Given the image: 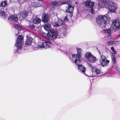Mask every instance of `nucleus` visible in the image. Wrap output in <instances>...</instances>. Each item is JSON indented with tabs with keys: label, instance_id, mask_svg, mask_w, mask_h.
<instances>
[{
	"label": "nucleus",
	"instance_id": "obj_26",
	"mask_svg": "<svg viewBox=\"0 0 120 120\" xmlns=\"http://www.w3.org/2000/svg\"><path fill=\"white\" fill-rule=\"evenodd\" d=\"M7 4V1H3L0 4V6L1 7H4Z\"/></svg>",
	"mask_w": 120,
	"mask_h": 120
},
{
	"label": "nucleus",
	"instance_id": "obj_5",
	"mask_svg": "<svg viewBox=\"0 0 120 120\" xmlns=\"http://www.w3.org/2000/svg\"><path fill=\"white\" fill-rule=\"evenodd\" d=\"M39 41H42L39 45H38V48L41 49L42 48L47 49L50 48L52 45V42L50 41H43L41 39L39 40Z\"/></svg>",
	"mask_w": 120,
	"mask_h": 120
},
{
	"label": "nucleus",
	"instance_id": "obj_41",
	"mask_svg": "<svg viewBox=\"0 0 120 120\" xmlns=\"http://www.w3.org/2000/svg\"><path fill=\"white\" fill-rule=\"evenodd\" d=\"M98 6H99V4Z\"/></svg>",
	"mask_w": 120,
	"mask_h": 120
},
{
	"label": "nucleus",
	"instance_id": "obj_13",
	"mask_svg": "<svg viewBox=\"0 0 120 120\" xmlns=\"http://www.w3.org/2000/svg\"><path fill=\"white\" fill-rule=\"evenodd\" d=\"M42 21L44 23H46L47 22L49 19V16L48 14L44 13L42 15Z\"/></svg>",
	"mask_w": 120,
	"mask_h": 120
},
{
	"label": "nucleus",
	"instance_id": "obj_11",
	"mask_svg": "<svg viewBox=\"0 0 120 120\" xmlns=\"http://www.w3.org/2000/svg\"><path fill=\"white\" fill-rule=\"evenodd\" d=\"M85 6L88 8H93L94 5V2L90 0H87L84 2Z\"/></svg>",
	"mask_w": 120,
	"mask_h": 120
},
{
	"label": "nucleus",
	"instance_id": "obj_39",
	"mask_svg": "<svg viewBox=\"0 0 120 120\" xmlns=\"http://www.w3.org/2000/svg\"><path fill=\"white\" fill-rule=\"evenodd\" d=\"M111 49L112 51H113L114 50V48L113 47H112L111 48Z\"/></svg>",
	"mask_w": 120,
	"mask_h": 120
},
{
	"label": "nucleus",
	"instance_id": "obj_38",
	"mask_svg": "<svg viewBox=\"0 0 120 120\" xmlns=\"http://www.w3.org/2000/svg\"><path fill=\"white\" fill-rule=\"evenodd\" d=\"M113 52V53L114 54V55H115V54H116V51L115 50L112 51Z\"/></svg>",
	"mask_w": 120,
	"mask_h": 120
},
{
	"label": "nucleus",
	"instance_id": "obj_23",
	"mask_svg": "<svg viewBox=\"0 0 120 120\" xmlns=\"http://www.w3.org/2000/svg\"><path fill=\"white\" fill-rule=\"evenodd\" d=\"M50 25L49 24H46L44 26L45 29L47 31H48L50 30Z\"/></svg>",
	"mask_w": 120,
	"mask_h": 120
},
{
	"label": "nucleus",
	"instance_id": "obj_18",
	"mask_svg": "<svg viewBox=\"0 0 120 120\" xmlns=\"http://www.w3.org/2000/svg\"><path fill=\"white\" fill-rule=\"evenodd\" d=\"M74 7L73 6L70 4L69 5L67 10V12L69 13H71L73 11Z\"/></svg>",
	"mask_w": 120,
	"mask_h": 120
},
{
	"label": "nucleus",
	"instance_id": "obj_2",
	"mask_svg": "<svg viewBox=\"0 0 120 120\" xmlns=\"http://www.w3.org/2000/svg\"><path fill=\"white\" fill-rule=\"evenodd\" d=\"M78 54H72V58H70V56L69 57L70 60L73 62L75 63L76 64H77L80 63V58L82 56L81 53L82 50L81 48H77Z\"/></svg>",
	"mask_w": 120,
	"mask_h": 120
},
{
	"label": "nucleus",
	"instance_id": "obj_19",
	"mask_svg": "<svg viewBox=\"0 0 120 120\" xmlns=\"http://www.w3.org/2000/svg\"><path fill=\"white\" fill-rule=\"evenodd\" d=\"M64 23V21L62 19H61L58 20L57 22L55 23V25L58 26L62 25Z\"/></svg>",
	"mask_w": 120,
	"mask_h": 120
},
{
	"label": "nucleus",
	"instance_id": "obj_28",
	"mask_svg": "<svg viewBox=\"0 0 120 120\" xmlns=\"http://www.w3.org/2000/svg\"><path fill=\"white\" fill-rule=\"evenodd\" d=\"M38 3L37 2H33L31 3L32 5L34 7H38Z\"/></svg>",
	"mask_w": 120,
	"mask_h": 120
},
{
	"label": "nucleus",
	"instance_id": "obj_27",
	"mask_svg": "<svg viewBox=\"0 0 120 120\" xmlns=\"http://www.w3.org/2000/svg\"><path fill=\"white\" fill-rule=\"evenodd\" d=\"M98 1L99 0L100 1V0H97ZM111 0H101L102 2H103V3L104 4H107V3H109V2H110V1Z\"/></svg>",
	"mask_w": 120,
	"mask_h": 120
},
{
	"label": "nucleus",
	"instance_id": "obj_34",
	"mask_svg": "<svg viewBox=\"0 0 120 120\" xmlns=\"http://www.w3.org/2000/svg\"><path fill=\"white\" fill-rule=\"evenodd\" d=\"M114 42L112 41H110L107 42V44L108 45H112L113 44Z\"/></svg>",
	"mask_w": 120,
	"mask_h": 120
},
{
	"label": "nucleus",
	"instance_id": "obj_12",
	"mask_svg": "<svg viewBox=\"0 0 120 120\" xmlns=\"http://www.w3.org/2000/svg\"><path fill=\"white\" fill-rule=\"evenodd\" d=\"M77 64L78 71L80 72L84 73L85 74V72L86 71L85 68L83 65L80 64Z\"/></svg>",
	"mask_w": 120,
	"mask_h": 120
},
{
	"label": "nucleus",
	"instance_id": "obj_7",
	"mask_svg": "<svg viewBox=\"0 0 120 120\" xmlns=\"http://www.w3.org/2000/svg\"><path fill=\"white\" fill-rule=\"evenodd\" d=\"M113 29L118 30L120 29V22L119 20L116 19L113 21L112 25Z\"/></svg>",
	"mask_w": 120,
	"mask_h": 120
},
{
	"label": "nucleus",
	"instance_id": "obj_32",
	"mask_svg": "<svg viewBox=\"0 0 120 120\" xmlns=\"http://www.w3.org/2000/svg\"><path fill=\"white\" fill-rule=\"evenodd\" d=\"M101 60H107L106 57L104 55L101 56Z\"/></svg>",
	"mask_w": 120,
	"mask_h": 120
},
{
	"label": "nucleus",
	"instance_id": "obj_3",
	"mask_svg": "<svg viewBox=\"0 0 120 120\" xmlns=\"http://www.w3.org/2000/svg\"><path fill=\"white\" fill-rule=\"evenodd\" d=\"M23 38V36L21 35H19L18 37L15 44V47H14V52L15 53H18L19 52V50H21Z\"/></svg>",
	"mask_w": 120,
	"mask_h": 120
},
{
	"label": "nucleus",
	"instance_id": "obj_29",
	"mask_svg": "<svg viewBox=\"0 0 120 120\" xmlns=\"http://www.w3.org/2000/svg\"><path fill=\"white\" fill-rule=\"evenodd\" d=\"M58 4V2L56 1H54L52 2L51 3V4L52 5L54 6H57Z\"/></svg>",
	"mask_w": 120,
	"mask_h": 120
},
{
	"label": "nucleus",
	"instance_id": "obj_31",
	"mask_svg": "<svg viewBox=\"0 0 120 120\" xmlns=\"http://www.w3.org/2000/svg\"><path fill=\"white\" fill-rule=\"evenodd\" d=\"M115 68L116 70L120 73L119 75L120 76V69L118 68L117 66H116L115 67Z\"/></svg>",
	"mask_w": 120,
	"mask_h": 120
},
{
	"label": "nucleus",
	"instance_id": "obj_33",
	"mask_svg": "<svg viewBox=\"0 0 120 120\" xmlns=\"http://www.w3.org/2000/svg\"><path fill=\"white\" fill-rule=\"evenodd\" d=\"M64 22L65 23V22L67 21L68 20V17L67 16H66L64 19H62Z\"/></svg>",
	"mask_w": 120,
	"mask_h": 120
},
{
	"label": "nucleus",
	"instance_id": "obj_40",
	"mask_svg": "<svg viewBox=\"0 0 120 120\" xmlns=\"http://www.w3.org/2000/svg\"><path fill=\"white\" fill-rule=\"evenodd\" d=\"M39 0V1H41L42 0Z\"/></svg>",
	"mask_w": 120,
	"mask_h": 120
},
{
	"label": "nucleus",
	"instance_id": "obj_17",
	"mask_svg": "<svg viewBox=\"0 0 120 120\" xmlns=\"http://www.w3.org/2000/svg\"><path fill=\"white\" fill-rule=\"evenodd\" d=\"M32 21L34 24H38L41 22V20L40 18L36 17L33 19Z\"/></svg>",
	"mask_w": 120,
	"mask_h": 120
},
{
	"label": "nucleus",
	"instance_id": "obj_9",
	"mask_svg": "<svg viewBox=\"0 0 120 120\" xmlns=\"http://www.w3.org/2000/svg\"><path fill=\"white\" fill-rule=\"evenodd\" d=\"M88 65L92 68V73L93 74V76L94 77L97 75L98 74H99L100 73V70L98 69H96L94 70L93 69L94 67H93L92 66L90 63H88Z\"/></svg>",
	"mask_w": 120,
	"mask_h": 120
},
{
	"label": "nucleus",
	"instance_id": "obj_21",
	"mask_svg": "<svg viewBox=\"0 0 120 120\" xmlns=\"http://www.w3.org/2000/svg\"><path fill=\"white\" fill-rule=\"evenodd\" d=\"M92 55L90 52H86L85 54V57L87 59V60L89 58H90Z\"/></svg>",
	"mask_w": 120,
	"mask_h": 120
},
{
	"label": "nucleus",
	"instance_id": "obj_35",
	"mask_svg": "<svg viewBox=\"0 0 120 120\" xmlns=\"http://www.w3.org/2000/svg\"><path fill=\"white\" fill-rule=\"evenodd\" d=\"M28 0H19V3L21 4L22 3Z\"/></svg>",
	"mask_w": 120,
	"mask_h": 120
},
{
	"label": "nucleus",
	"instance_id": "obj_16",
	"mask_svg": "<svg viewBox=\"0 0 120 120\" xmlns=\"http://www.w3.org/2000/svg\"><path fill=\"white\" fill-rule=\"evenodd\" d=\"M28 12L25 10L23 11L22 13L19 14V15H20L22 18V19L24 18H26L28 16Z\"/></svg>",
	"mask_w": 120,
	"mask_h": 120
},
{
	"label": "nucleus",
	"instance_id": "obj_14",
	"mask_svg": "<svg viewBox=\"0 0 120 120\" xmlns=\"http://www.w3.org/2000/svg\"><path fill=\"white\" fill-rule=\"evenodd\" d=\"M14 26L15 28L17 29L18 33L17 34H16L15 35L17 36L18 35L19 33V31L22 30V28L21 26L20 25V24L19 23H18V24H17Z\"/></svg>",
	"mask_w": 120,
	"mask_h": 120
},
{
	"label": "nucleus",
	"instance_id": "obj_22",
	"mask_svg": "<svg viewBox=\"0 0 120 120\" xmlns=\"http://www.w3.org/2000/svg\"><path fill=\"white\" fill-rule=\"evenodd\" d=\"M109 61L108 60H101V63L102 66H106L108 65V64L109 63Z\"/></svg>",
	"mask_w": 120,
	"mask_h": 120
},
{
	"label": "nucleus",
	"instance_id": "obj_24",
	"mask_svg": "<svg viewBox=\"0 0 120 120\" xmlns=\"http://www.w3.org/2000/svg\"><path fill=\"white\" fill-rule=\"evenodd\" d=\"M6 16L5 12L4 11H3V10H2V9L1 10L0 9V16H4L5 17Z\"/></svg>",
	"mask_w": 120,
	"mask_h": 120
},
{
	"label": "nucleus",
	"instance_id": "obj_10",
	"mask_svg": "<svg viewBox=\"0 0 120 120\" xmlns=\"http://www.w3.org/2000/svg\"><path fill=\"white\" fill-rule=\"evenodd\" d=\"M8 21L16 23L18 20V18L16 16L12 15L9 17L8 19Z\"/></svg>",
	"mask_w": 120,
	"mask_h": 120
},
{
	"label": "nucleus",
	"instance_id": "obj_6",
	"mask_svg": "<svg viewBox=\"0 0 120 120\" xmlns=\"http://www.w3.org/2000/svg\"><path fill=\"white\" fill-rule=\"evenodd\" d=\"M106 5V7L111 12H114L117 8L116 4L114 2H111L108 3Z\"/></svg>",
	"mask_w": 120,
	"mask_h": 120
},
{
	"label": "nucleus",
	"instance_id": "obj_4",
	"mask_svg": "<svg viewBox=\"0 0 120 120\" xmlns=\"http://www.w3.org/2000/svg\"><path fill=\"white\" fill-rule=\"evenodd\" d=\"M59 34L56 33L53 30L47 33L46 38L49 40H53L57 38H60L62 36L60 35V36H59Z\"/></svg>",
	"mask_w": 120,
	"mask_h": 120
},
{
	"label": "nucleus",
	"instance_id": "obj_36",
	"mask_svg": "<svg viewBox=\"0 0 120 120\" xmlns=\"http://www.w3.org/2000/svg\"><path fill=\"white\" fill-rule=\"evenodd\" d=\"M67 31L66 30H65L64 31L63 34L64 36H65L67 34Z\"/></svg>",
	"mask_w": 120,
	"mask_h": 120
},
{
	"label": "nucleus",
	"instance_id": "obj_37",
	"mask_svg": "<svg viewBox=\"0 0 120 120\" xmlns=\"http://www.w3.org/2000/svg\"><path fill=\"white\" fill-rule=\"evenodd\" d=\"M95 11L94 10L93 8H91V12L92 14H93L94 12Z\"/></svg>",
	"mask_w": 120,
	"mask_h": 120
},
{
	"label": "nucleus",
	"instance_id": "obj_8",
	"mask_svg": "<svg viewBox=\"0 0 120 120\" xmlns=\"http://www.w3.org/2000/svg\"><path fill=\"white\" fill-rule=\"evenodd\" d=\"M26 38L25 45L26 46H28L31 45L33 39L31 36L29 35L27 36Z\"/></svg>",
	"mask_w": 120,
	"mask_h": 120
},
{
	"label": "nucleus",
	"instance_id": "obj_20",
	"mask_svg": "<svg viewBox=\"0 0 120 120\" xmlns=\"http://www.w3.org/2000/svg\"><path fill=\"white\" fill-rule=\"evenodd\" d=\"M96 58L93 55L90 57V58L88 60V61L90 62L93 63L96 60Z\"/></svg>",
	"mask_w": 120,
	"mask_h": 120
},
{
	"label": "nucleus",
	"instance_id": "obj_1",
	"mask_svg": "<svg viewBox=\"0 0 120 120\" xmlns=\"http://www.w3.org/2000/svg\"><path fill=\"white\" fill-rule=\"evenodd\" d=\"M96 22L100 27L102 28L105 26L108 21L107 17L105 15L98 16L96 19Z\"/></svg>",
	"mask_w": 120,
	"mask_h": 120
},
{
	"label": "nucleus",
	"instance_id": "obj_15",
	"mask_svg": "<svg viewBox=\"0 0 120 120\" xmlns=\"http://www.w3.org/2000/svg\"><path fill=\"white\" fill-rule=\"evenodd\" d=\"M104 34L105 36L109 37L111 35V30L110 29H109L104 30Z\"/></svg>",
	"mask_w": 120,
	"mask_h": 120
},
{
	"label": "nucleus",
	"instance_id": "obj_25",
	"mask_svg": "<svg viewBox=\"0 0 120 120\" xmlns=\"http://www.w3.org/2000/svg\"><path fill=\"white\" fill-rule=\"evenodd\" d=\"M111 56L112 62L114 64H115L116 63V59L115 55H113L112 54Z\"/></svg>",
	"mask_w": 120,
	"mask_h": 120
},
{
	"label": "nucleus",
	"instance_id": "obj_30",
	"mask_svg": "<svg viewBox=\"0 0 120 120\" xmlns=\"http://www.w3.org/2000/svg\"><path fill=\"white\" fill-rule=\"evenodd\" d=\"M35 27V26L34 24H32L28 26V27L30 29L33 30L34 29Z\"/></svg>",
	"mask_w": 120,
	"mask_h": 120
}]
</instances>
